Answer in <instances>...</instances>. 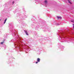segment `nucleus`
Here are the masks:
<instances>
[{
  "mask_svg": "<svg viewBox=\"0 0 74 74\" xmlns=\"http://www.w3.org/2000/svg\"><path fill=\"white\" fill-rule=\"evenodd\" d=\"M40 59L39 58H38L37 59V62H40Z\"/></svg>",
  "mask_w": 74,
  "mask_h": 74,
  "instance_id": "1",
  "label": "nucleus"
},
{
  "mask_svg": "<svg viewBox=\"0 0 74 74\" xmlns=\"http://www.w3.org/2000/svg\"><path fill=\"white\" fill-rule=\"evenodd\" d=\"M5 41V40L3 39V42H1V45L3 44V43L4 42V41Z\"/></svg>",
  "mask_w": 74,
  "mask_h": 74,
  "instance_id": "2",
  "label": "nucleus"
},
{
  "mask_svg": "<svg viewBox=\"0 0 74 74\" xmlns=\"http://www.w3.org/2000/svg\"><path fill=\"white\" fill-rule=\"evenodd\" d=\"M57 18H58V19H62V18L61 17L58 16L57 17Z\"/></svg>",
  "mask_w": 74,
  "mask_h": 74,
  "instance_id": "3",
  "label": "nucleus"
},
{
  "mask_svg": "<svg viewBox=\"0 0 74 74\" xmlns=\"http://www.w3.org/2000/svg\"><path fill=\"white\" fill-rule=\"evenodd\" d=\"M7 19L6 18L5 20V21H4V24L5 23V22H6V21H7Z\"/></svg>",
  "mask_w": 74,
  "mask_h": 74,
  "instance_id": "4",
  "label": "nucleus"
},
{
  "mask_svg": "<svg viewBox=\"0 0 74 74\" xmlns=\"http://www.w3.org/2000/svg\"><path fill=\"white\" fill-rule=\"evenodd\" d=\"M69 2V3H70V4H71V2H70V1H69V0H67Z\"/></svg>",
  "mask_w": 74,
  "mask_h": 74,
  "instance_id": "5",
  "label": "nucleus"
},
{
  "mask_svg": "<svg viewBox=\"0 0 74 74\" xmlns=\"http://www.w3.org/2000/svg\"><path fill=\"white\" fill-rule=\"evenodd\" d=\"M45 3H47V1H45Z\"/></svg>",
  "mask_w": 74,
  "mask_h": 74,
  "instance_id": "6",
  "label": "nucleus"
},
{
  "mask_svg": "<svg viewBox=\"0 0 74 74\" xmlns=\"http://www.w3.org/2000/svg\"><path fill=\"white\" fill-rule=\"evenodd\" d=\"M25 33H27V31L26 30L25 31Z\"/></svg>",
  "mask_w": 74,
  "mask_h": 74,
  "instance_id": "7",
  "label": "nucleus"
},
{
  "mask_svg": "<svg viewBox=\"0 0 74 74\" xmlns=\"http://www.w3.org/2000/svg\"><path fill=\"white\" fill-rule=\"evenodd\" d=\"M26 34H27V35H28V34H27V33H25Z\"/></svg>",
  "mask_w": 74,
  "mask_h": 74,
  "instance_id": "8",
  "label": "nucleus"
},
{
  "mask_svg": "<svg viewBox=\"0 0 74 74\" xmlns=\"http://www.w3.org/2000/svg\"><path fill=\"white\" fill-rule=\"evenodd\" d=\"M13 4H14V1H13L12 2Z\"/></svg>",
  "mask_w": 74,
  "mask_h": 74,
  "instance_id": "9",
  "label": "nucleus"
},
{
  "mask_svg": "<svg viewBox=\"0 0 74 74\" xmlns=\"http://www.w3.org/2000/svg\"><path fill=\"white\" fill-rule=\"evenodd\" d=\"M59 24H57V25H59Z\"/></svg>",
  "mask_w": 74,
  "mask_h": 74,
  "instance_id": "10",
  "label": "nucleus"
},
{
  "mask_svg": "<svg viewBox=\"0 0 74 74\" xmlns=\"http://www.w3.org/2000/svg\"><path fill=\"white\" fill-rule=\"evenodd\" d=\"M38 63V62H36V63L37 64V63Z\"/></svg>",
  "mask_w": 74,
  "mask_h": 74,
  "instance_id": "11",
  "label": "nucleus"
},
{
  "mask_svg": "<svg viewBox=\"0 0 74 74\" xmlns=\"http://www.w3.org/2000/svg\"><path fill=\"white\" fill-rule=\"evenodd\" d=\"M71 22H73V21H71Z\"/></svg>",
  "mask_w": 74,
  "mask_h": 74,
  "instance_id": "12",
  "label": "nucleus"
},
{
  "mask_svg": "<svg viewBox=\"0 0 74 74\" xmlns=\"http://www.w3.org/2000/svg\"><path fill=\"white\" fill-rule=\"evenodd\" d=\"M73 28H74V26H73Z\"/></svg>",
  "mask_w": 74,
  "mask_h": 74,
  "instance_id": "13",
  "label": "nucleus"
},
{
  "mask_svg": "<svg viewBox=\"0 0 74 74\" xmlns=\"http://www.w3.org/2000/svg\"><path fill=\"white\" fill-rule=\"evenodd\" d=\"M73 25H74V24H73Z\"/></svg>",
  "mask_w": 74,
  "mask_h": 74,
  "instance_id": "14",
  "label": "nucleus"
}]
</instances>
